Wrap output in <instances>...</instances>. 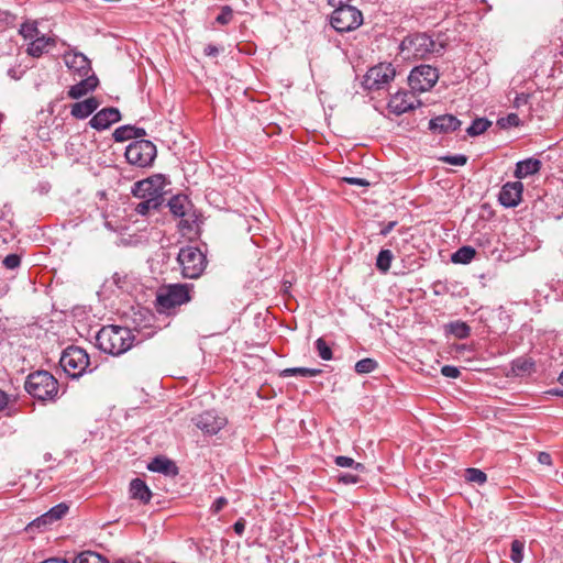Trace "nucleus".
<instances>
[{"instance_id": "obj_5", "label": "nucleus", "mask_w": 563, "mask_h": 563, "mask_svg": "<svg viewBox=\"0 0 563 563\" xmlns=\"http://www.w3.org/2000/svg\"><path fill=\"white\" fill-rule=\"evenodd\" d=\"M177 261L183 276L190 279L200 277L207 265L206 255L196 246L181 247Z\"/></svg>"}, {"instance_id": "obj_43", "label": "nucleus", "mask_w": 563, "mask_h": 563, "mask_svg": "<svg viewBox=\"0 0 563 563\" xmlns=\"http://www.w3.org/2000/svg\"><path fill=\"white\" fill-rule=\"evenodd\" d=\"M3 266L8 269H15L21 264V257L18 254H9L3 260Z\"/></svg>"}, {"instance_id": "obj_36", "label": "nucleus", "mask_w": 563, "mask_h": 563, "mask_svg": "<svg viewBox=\"0 0 563 563\" xmlns=\"http://www.w3.org/2000/svg\"><path fill=\"white\" fill-rule=\"evenodd\" d=\"M523 542L514 540L511 542L510 559L514 563H521L523 560Z\"/></svg>"}, {"instance_id": "obj_6", "label": "nucleus", "mask_w": 563, "mask_h": 563, "mask_svg": "<svg viewBox=\"0 0 563 563\" xmlns=\"http://www.w3.org/2000/svg\"><path fill=\"white\" fill-rule=\"evenodd\" d=\"M362 22V12L353 5L344 4L342 0L338 2L336 9L331 14V25L341 33L357 29Z\"/></svg>"}, {"instance_id": "obj_46", "label": "nucleus", "mask_w": 563, "mask_h": 563, "mask_svg": "<svg viewBox=\"0 0 563 563\" xmlns=\"http://www.w3.org/2000/svg\"><path fill=\"white\" fill-rule=\"evenodd\" d=\"M342 181H344L349 185H353V186H362V187L369 186V183L366 179L358 178V177H344V178H342Z\"/></svg>"}, {"instance_id": "obj_28", "label": "nucleus", "mask_w": 563, "mask_h": 563, "mask_svg": "<svg viewBox=\"0 0 563 563\" xmlns=\"http://www.w3.org/2000/svg\"><path fill=\"white\" fill-rule=\"evenodd\" d=\"M394 255L390 250H382L376 258V267L382 273H387L390 268Z\"/></svg>"}, {"instance_id": "obj_22", "label": "nucleus", "mask_w": 563, "mask_h": 563, "mask_svg": "<svg viewBox=\"0 0 563 563\" xmlns=\"http://www.w3.org/2000/svg\"><path fill=\"white\" fill-rule=\"evenodd\" d=\"M99 102L95 97H90L84 101L76 102L71 106V115L76 119H86L97 110Z\"/></svg>"}, {"instance_id": "obj_14", "label": "nucleus", "mask_w": 563, "mask_h": 563, "mask_svg": "<svg viewBox=\"0 0 563 563\" xmlns=\"http://www.w3.org/2000/svg\"><path fill=\"white\" fill-rule=\"evenodd\" d=\"M523 185L520 181L506 183L499 192V202L506 208H515L521 202Z\"/></svg>"}, {"instance_id": "obj_33", "label": "nucleus", "mask_w": 563, "mask_h": 563, "mask_svg": "<svg viewBox=\"0 0 563 563\" xmlns=\"http://www.w3.org/2000/svg\"><path fill=\"white\" fill-rule=\"evenodd\" d=\"M377 367V362L373 358L366 357L360 360L355 364V372L358 374H368Z\"/></svg>"}, {"instance_id": "obj_4", "label": "nucleus", "mask_w": 563, "mask_h": 563, "mask_svg": "<svg viewBox=\"0 0 563 563\" xmlns=\"http://www.w3.org/2000/svg\"><path fill=\"white\" fill-rule=\"evenodd\" d=\"M24 388L38 400H54L58 393V382L51 373L36 371L27 376Z\"/></svg>"}, {"instance_id": "obj_58", "label": "nucleus", "mask_w": 563, "mask_h": 563, "mask_svg": "<svg viewBox=\"0 0 563 563\" xmlns=\"http://www.w3.org/2000/svg\"><path fill=\"white\" fill-rule=\"evenodd\" d=\"M559 382L563 385V372L559 376Z\"/></svg>"}, {"instance_id": "obj_37", "label": "nucleus", "mask_w": 563, "mask_h": 563, "mask_svg": "<svg viewBox=\"0 0 563 563\" xmlns=\"http://www.w3.org/2000/svg\"><path fill=\"white\" fill-rule=\"evenodd\" d=\"M20 34L26 38L33 41L34 38L42 35L34 23H24L21 25Z\"/></svg>"}, {"instance_id": "obj_48", "label": "nucleus", "mask_w": 563, "mask_h": 563, "mask_svg": "<svg viewBox=\"0 0 563 563\" xmlns=\"http://www.w3.org/2000/svg\"><path fill=\"white\" fill-rule=\"evenodd\" d=\"M358 481H360V477L357 475L350 474V473H343L339 476V482L343 483L345 485L356 484V483H358Z\"/></svg>"}, {"instance_id": "obj_16", "label": "nucleus", "mask_w": 563, "mask_h": 563, "mask_svg": "<svg viewBox=\"0 0 563 563\" xmlns=\"http://www.w3.org/2000/svg\"><path fill=\"white\" fill-rule=\"evenodd\" d=\"M119 109L110 107L98 111L89 121L91 128L98 131L108 129L111 124L120 121Z\"/></svg>"}, {"instance_id": "obj_52", "label": "nucleus", "mask_w": 563, "mask_h": 563, "mask_svg": "<svg viewBox=\"0 0 563 563\" xmlns=\"http://www.w3.org/2000/svg\"><path fill=\"white\" fill-rule=\"evenodd\" d=\"M397 222L396 221H390L388 222L386 225H384L380 230V234L386 236L387 234H389L391 232V230L396 227Z\"/></svg>"}, {"instance_id": "obj_49", "label": "nucleus", "mask_w": 563, "mask_h": 563, "mask_svg": "<svg viewBox=\"0 0 563 563\" xmlns=\"http://www.w3.org/2000/svg\"><path fill=\"white\" fill-rule=\"evenodd\" d=\"M233 529H234V532L239 536H242L244 530H245V520L244 519H239L234 525H233Z\"/></svg>"}, {"instance_id": "obj_2", "label": "nucleus", "mask_w": 563, "mask_h": 563, "mask_svg": "<svg viewBox=\"0 0 563 563\" xmlns=\"http://www.w3.org/2000/svg\"><path fill=\"white\" fill-rule=\"evenodd\" d=\"M399 48L405 59H419L426 58L430 54H441L443 45L435 43L424 33H417L406 36Z\"/></svg>"}, {"instance_id": "obj_13", "label": "nucleus", "mask_w": 563, "mask_h": 563, "mask_svg": "<svg viewBox=\"0 0 563 563\" xmlns=\"http://www.w3.org/2000/svg\"><path fill=\"white\" fill-rule=\"evenodd\" d=\"M197 428L207 434L218 433L227 423V419L214 411H206L194 418Z\"/></svg>"}, {"instance_id": "obj_47", "label": "nucleus", "mask_w": 563, "mask_h": 563, "mask_svg": "<svg viewBox=\"0 0 563 563\" xmlns=\"http://www.w3.org/2000/svg\"><path fill=\"white\" fill-rule=\"evenodd\" d=\"M228 505V499L225 497H219L212 504L210 510L212 514H218Z\"/></svg>"}, {"instance_id": "obj_25", "label": "nucleus", "mask_w": 563, "mask_h": 563, "mask_svg": "<svg viewBox=\"0 0 563 563\" xmlns=\"http://www.w3.org/2000/svg\"><path fill=\"white\" fill-rule=\"evenodd\" d=\"M533 368L534 362L531 358L519 357L511 363V369L516 375L530 374Z\"/></svg>"}, {"instance_id": "obj_1", "label": "nucleus", "mask_w": 563, "mask_h": 563, "mask_svg": "<svg viewBox=\"0 0 563 563\" xmlns=\"http://www.w3.org/2000/svg\"><path fill=\"white\" fill-rule=\"evenodd\" d=\"M96 341L102 352L121 355L132 347L134 335L128 328L107 325L97 333Z\"/></svg>"}, {"instance_id": "obj_51", "label": "nucleus", "mask_w": 563, "mask_h": 563, "mask_svg": "<svg viewBox=\"0 0 563 563\" xmlns=\"http://www.w3.org/2000/svg\"><path fill=\"white\" fill-rule=\"evenodd\" d=\"M205 54L207 56H217L219 54V48L213 44H209L205 47Z\"/></svg>"}, {"instance_id": "obj_55", "label": "nucleus", "mask_w": 563, "mask_h": 563, "mask_svg": "<svg viewBox=\"0 0 563 563\" xmlns=\"http://www.w3.org/2000/svg\"><path fill=\"white\" fill-rule=\"evenodd\" d=\"M146 134L144 129L134 128L133 137H142Z\"/></svg>"}, {"instance_id": "obj_26", "label": "nucleus", "mask_w": 563, "mask_h": 563, "mask_svg": "<svg viewBox=\"0 0 563 563\" xmlns=\"http://www.w3.org/2000/svg\"><path fill=\"white\" fill-rule=\"evenodd\" d=\"M321 373H322V371L319 368L290 367V368L284 369L280 375L283 377H290V376L313 377Z\"/></svg>"}, {"instance_id": "obj_11", "label": "nucleus", "mask_w": 563, "mask_h": 563, "mask_svg": "<svg viewBox=\"0 0 563 563\" xmlns=\"http://www.w3.org/2000/svg\"><path fill=\"white\" fill-rule=\"evenodd\" d=\"M439 73L437 68L430 65H420L415 67L408 77L409 86L416 91H428L438 81Z\"/></svg>"}, {"instance_id": "obj_17", "label": "nucleus", "mask_w": 563, "mask_h": 563, "mask_svg": "<svg viewBox=\"0 0 563 563\" xmlns=\"http://www.w3.org/2000/svg\"><path fill=\"white\" fill-rule=\"evenodd\" d=\"M462 122L452 114H443L429 121V129L437 133L454 132L461 126Z\"/></svg>"}, {"instance_id": "obj_10", "label": "nucleus", "mask_w": 563, "mask_h": 563, "mask_svg": "<svg viewBox=\"0 0 563 563\" xmlns=\"http://www.w3.org/2000/svg\"><path fill=\"white\" fill-rule=\"evenodd\" d=\"M166 179L162 175H155L146 179L136 181L133 185L132 194L136 198H155L159 202H163V195L165 194Z\"/></svg>"}, {"instance_id": "obj_32", "label": "nucleus", "mask_w": 563, "mask_h": 563, "mask_svg": "<svg viewBox=\"0 0 563 563\" xmlns=\"http://www.w3.org/2000/svg\"><path fill=\"white\" fill-rule=\"evenodd\" d=\"M334 462L340 467H352L358 472L365 471V466L362 463H357L352 457L349 456L339 455L335 457Z\"/></svg>"}, {"instance_id": "obj_39", "label": "nucleus", "mask_w": 563, "mask_h": 563, "mask_svg": "<svg viewBox=\"0 0 563 563\" xmlns=\"http://www.w3.org/2000/svg\"><path fill=\"white\" fill-rule=\"evenodd\" d=\"M54 522L52 521V519H49V516L45 512L43 514L41 517L36 518L35 520H33L30 525H29V528L31 530L33 529H46L48 526L53 525Z\"/></svg>"}, {"instance_id": "obj_42", "label": "nucleus", "mask_w": 563, "mask_h": 563, "mask_svg": "<svg viewBox=\"0 0 563 563\" xmlns=\"http://www.w3.org/2000/svg\"><path fill=\"white\" fill-rule=\"evenodd\" d=\"M497 124L503 129H506L509 126H517L519 124V118L517 114L510 113L505 118H500L497 121Z\"/></svg>"}, {"instance_id": "obj_50", "label": "nucleus", "mask_w": 563, "mask_h": 563, "mask_svg": "<svg viewBox=\"0 0 563 563\" xmlns=\"http://www.w3.org/2000/svg\"><path fill=\"white\" fill-rule=\"evenodd\" d=\"M538 461L541 464H544V465H551L552 464V457L547 452H540L539 455H538Z\"/></svg>"}, {"instance_id": "obj_38", "label": "nucleus", "mask_w": 563, "mask_h": 563, "mask_svg": "<svg viewBox=\"0 0 563 563\" xmlns=\"http://www.w3.org/2000/svg\"><path fill=\"white\" fill-rule=\"evenodd\" d=\"M68 506L64 503H60L53 508H51L46 514L49 516L53 522L62 519L68 511Z\"/></svg>"}, {"instance_id": "obj_57", "label": "nucleus", "mask_w": 563, "mask_h": 563, "mask_svg": "<svg viewBox=\"0 0 563 563\" xmlns=\"http://www.w3.org/2000/svg\"><path fill=\"white\" fill-rule=\"evenodd\" d=\"M114 563H140V562H132L130 560L121 559V560L115 561Z\"/></svg>"}, {"instance_id": "obj_35", "label": "nucleus", "mask_w": 563, "mask_h": 563, "mask_svg": "<svg viewBox=\"0 0 563 563\" xmlns=\"http://www.w3.org/2000/svg\"><path fill=\"white\" fill-rule=\"evenodd\" d=\"M316 350L318 352V355L324 360V361H330L332 358V350L331 347L329 346V344L325 342L324 339L322 338H319L316 343Z\"/></svg>"}, {"instance_id": "obj_19", "label": "nucleus", "mask_w": 563, "mask_h": 563, "mask_svg": "<svg viewBox=\"0 0 563 563\" xmlns=\"http://www.w3.org/2000/svg\"><path fill=\"white\" fill-rule=\"evenodd\" d=\"M81 79L76 85H73L68 90V96L71 99H79L88 92L96 89L98 86V78L96 75L91 74L86 77H80Z\"/></svg>"}, {"instance_id": "obj_45", "label": "nucleus", "mask_w": 563, "mask_h": 563, "mask_svg": "<svg viewBox=\"0 0 563 563\" xmlns=\"http://www.w3.org/2000/svg\"><path fill=\"white\" fill-rule=\"evenodd\" d=\"M232 19V10L229 7H224L221 11V13L217 16V22L220 24H227Z\"/></svg>"}, {"instance_id": "obj_20", "label": "nucleus", "mask_w": 563, "mask_h": 563, "mask_svg": "<svg viewBox=\"0 0 563 563\" xmlns=\"http://www.w3.org/2000/svg\"><path fill=\"white\" fill-rule=\"evenodd\" d=\"M147 468L151 472L161 473L167 476H176L178 474V467L176 466V464L165 456L154 457L148 463Z\"/></svg>"}, {"instance_id": "obj_41", "label": "nucleus", "mask_w": 563, "mask_h": 563, "mask_svg": "<svg viewBox=\"0 0 563 563\" xmlns=\"http://www.w3.org/2000/svg\"><path fill=\"white\" fill-rule=\"evenodd\" d=\"M441 161L454 166H464L467 163V157L463 154L448 155L441 157Z\"/></svg>"}, {"instance_id": "obj_9", "label": "nucleus", "mask_w": 563, "mask_h": 563, "mask_svg": "<svg viewBox=\"0 0 563 563\" xmlns=\"http://www.w3.org/2000/svg\"><path fill=\"white\" fill-rule=\"evenodd\" d=\"M396 75L391 64L380 63L371 67L364 76L363 87L367 90H379L385 88Z\"/></svg>"}, {"instance_id": "obj_23", "label": "nucleus", "mask_w": 563, "mask_h": 563, "mask_svg": "<svg viewBox=\"0 0 563 563\" xmlns=\"http://www.w3.org/2000/svg\"><path fill=\"white\" fill-rule=\"evenodd\" d=\"M541 166V161L537 158L531 157L520 161L516 164L515 177L521 179L534 175L540 170Z\"/></svg>"}, {"instance_id": "obj_40", "label": "nucleus", "mask_w": 563, "mask_h": 563, "mask_svg": "<svg viewBox=\"0 0 563 563\" xmlns=\"http://www.w3.org/2000/svg\"><path fill=\"white\" fill-rule=\"evenodd\" d=\"M467 479L477 484H484L487 481L486 474L478 468H467Z\"/></svg>"}, {"instance_id": "obj_56", "label": "nucleus", "mask_w": 563, "mask_h": 563, "mask_svg": "<svg viewBox=\"0 0 563 563\" xmlns=\"http://www.w3.org/2000/svg\"><path fill=\"white\" fill-rule=\"evenodd\" d=\"M550 395L563 397V389H551L548 391Z\"/></svg>"}, {"instance_id": "obj_18", "label": "nucleus", "mask_w": 563, "mask_h": 563, "mask_svg": "<svg viewBox=\"0 0 563 563\" xmlns=\"http://www.w3.org/2000/svg\"><path fill=\"white\" fill-rule=\"evenodd\" d=\"M413 99L415 96L411 92H397L394 96H391L388 102V108L395 114H402L415 108Z\"/></svg>"}, {"instance_id": "obj_54", "label": "nucleus", "mask_w": 563, "mask_h": 563, "mask_svg": "<svg viewBox=\"0 0 563 563\" xmlns=\"http://www.w3.org/2000/svg\"><path fill=\"white\" fill-rule=\"evenodd\" d=\"M41 563H70L67 559H62V558H51V559H46L44 560L43 562Z\"/></svg>"}, {"instance_id": "obj_8", "label": "nucleus", "mask_w": 563, "mask_h": 563, "mask_svg": "<svg viewBox=\"0 0 563 563\" xmlns=\"http://www.w3.org/2000/svg\"><path fill=\"white\" fill-rule=\"evenodd\" d=\"M156 146L147 140L134 141L125 150L126 161L137 167L151 166L156 157Z\"/></svg>"}, {"instance_id": "obj_34", "label": "nucleus", "mask_w": 563, "mask_h": 563, "mask_svg": "<svg viewBox=\"0 0 563 563\" xmlns=\"http://www.w3.org/2000/svg\"><path fill=\"white\" fill-rule=\"evenodd\" d=\"M134 126L122 125L114 130L113 139L115 142H124L133 137Z\"/></svg>"}, {"instance_id": "obj_29", "label": "nucleus", "mask_w": 563, "mask_h": 563, "mask_svg": "<svg viewBox=\"0 0 563 563\" xmlns=\"http://www.w3.org/2000/svg\"><path fill=\"white\" fill-rule=\"evenodd\" d=\"M492 122L485 118L475 119L472 124L467 128L466 133L470 136H477L484 133L489 126Z\"/></svg>"}, {"instance_id": "obj_31", "label": "nucleus", "mask_w": 563, "mask_h": 563, "mask_svg": "<svg viewBox=\"0 0 563 563\" xmlns=\"http://www.w3.org/2000/svg\"><path fill=\"white\" fill-rule=\"evenodd\" d=\"M142 201L139 202L135 207V211L139 213V214H142V216H145L147 214V212L150 210H156L161 207L162 202H159L158 200H155V198H150V199H146V198H141Z\"/></svg>"}, {"instance_id": "obj_12", "label": "nucleus", "mask_w": 563, "mask_h": 563, "mask_svg": "<svg viewBox=\"0 0 563 563\" xmlns=\"http://www.w3.org/2000/svg\"><path fill=\"white\" fill-rule=\"evenodd\" d=\"M167 207L174 216L183 218L180 222L181 228L191 230L194 220H191L189 212L192 206L186 196L176 195L172 197Z\"/></svg>"}, {"instance_id": "obj_24", "label": "nucleus", "mask_w": 563, "mask_h": 563, "mask_svg": "<svg viewBox=\"0 0 563 563\" xmlns=\"http://www.w3.org/2000/svg\"><path fill=\"white\" fill-rule=\"evenodd\" d=\"M130 493L132 498L141 500L143 504H147L152 498V492L147 487L144 481L134 478L130 483Z\"/></svg>"}, {"instance_id": "obj_53", "label": "nucleus", "mask_w": 563, "mask_h": 563, "mask_svg": "<svg viewBox=\"0 0 563 563\" xmlns=\"http://www.w3.org/2000/svg\"><path fill=\"white\" fill-rule=\"evenodd\" d=\"M9 396L4 391L0 390V411L7 408Z\"/></svg>"}, {"instance_id": "obj_30", "label": "nucleus", "mask_w": 563, "mask_h": 563, "mask_svg": "<svg viewBox=\"0 0 563 563\" xmlns=\"http://www.w3.org/2000/svg\"><path fill=\"white\" fill-rule=\"evenodd\" d=\"M449 332L457 339H466L471 333V328L465 322L455 321L448 325Z\"/></svg>"}, {"instance_id": "obj_44", "label": "nucleus", "mask_w": 563, "mask_h": 563, "mask_svg": "<svg viewBox=\"0 0 563 563\" xmlns=\"http://www.w3.org/2000/svg\"><path fill=\"white\" fill-rule=\"evenodd\" d=\"M441 374L448 378H457L461 374L460 369L452 365H444L441 368Z\"/></svg>"}, {"instance_id": "obj_21", "label": "nucleus", "mask_w": 563, "mask_h": 563, "mask_svg": "<svg viewBox=\"0 0 563 563\" xmlns=\"http://www.w3.org/2000/svg\"><path fill=\"white\" fill-rule=\"evenodd\" d=\"M56 41L54 37H47L44 34L31 41L27 46V54L32 57H41L44 53H47L48 49L55 46Z\"/></svg>"}, {"instance_id": "obj_3", "label": "nucleus", "mask_w": 563, "mask_h": 563, "mask_svg": "<svg viewBox=\"0 0 563 563\" xmlns=\"http://www.w3.org/2000/svg\"><path fill=\"white\" fill-rule=\"evenodd\" d=\"M192 285L173 284L162 288L156 296V310L159 313H175L177 307L191 300Z\"/></svg>"}, {"instance_id": "obj_27", "label": "nucleus", "mask_w": 563, "mask_h": 563, "mask_svg": "<svg viewBox=\"0 0 563 563\" xmlns=\"http://www.w3.org/2000/svg\"><path fill=\"white\" fill-rule=\"evenodd\" d=\"M475 253L472 246H462L452 254L451 260L453 263L467 264L474 258Z\"/></svg>"}, {"instance_id": "obj_15", "label": "nucleus", "mask_w": 563, "mask_h": 563, "mask_svg": "<svg viewBox=\"0 0 563 563\" xmlns=\"http://www.w3.org/2000/svg\"><path fill=\"white\" fill-rule=\"evenodd\" d=\"M63 59L65 65L73 70L78 77H86L92 71L91 63L86 55L79 52H67Z\"/></svg>"}, {"instance_id": "obj_7", "label": "nucleus", "mask_w": 563, "mask_h": 563, "mask_svg": "<svg viewBox=\"0 0 563 563\" xmlns=\"http://www.w3.org/2000/svg\"><path fill=\"white\" fill-rule=\"evenodd\" d=\"M89 363V355L79 346L67 347L59 360L62 368L73 378L81 376L88 368Z\"/></svg>"}]
</instances>
